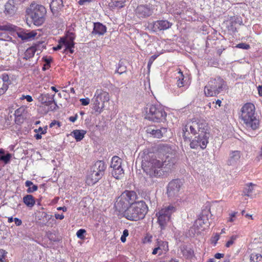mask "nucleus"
<instances>
[{
	"label": "nucleus",
	"instance_id": "obj_1",
	"mask_svg": "<svg viewBox=\"0 0 262 262\" xmlns=\"http://www.w3.org/2000/svg\"><path fill=\"white\" fill-rule=\"evenodd\" d=\"M159 151L165 156V159L161 162L155 158L148 159L144 157L142 161V167L146 173L150 177H160L164 172H168L173 168L176 163L175 150L167 144H161Z\"/></svg>",
	"mask_w": 262,
	"mask_h": 262
},
{
	"label": "nucleus",
	"instance_id": "obj_2",
	"mask_svg": "<svg viewBox=\"0 0 262 262\" xmlns=\"http://www.w3.org/2000/svg\"><path fill=\"white\" fill-rule=\"evenodd\" d=\"M198 136L190 142V146L193 149L200 148L204 149L208 143L210 136L206 123L191 120L188 121L183 128V137L185 140L189 139L196 134Z\"/></svg>",
	"mask_w": 262,
	"mask_h": 262
},
{
	"label": "nucleus",
	"instance_id": "obj_3",
	"mask_svg": "<svg viewBox=\"0 0 262 262\" xmlns=\"http://www.w3.org/2000/svg\"><path fill=\"white\" fill-rule=\"evenodd\" d=\"M241 118L247 128L253 130L258 128L259 120L256 118L253 104L247 103L242 107Z\"/></svg>",
	"mask_w": 262,
	"mask_h": 262
},
{
	"label": "nucleus",
	"instance_id": "obj_4",
	"mask_svg": "<svg viewBox=\"0 0 262 262\" xmlns=\"http://www.w3.org/2000/svg\"><path fill=\"white\" fill-rule=\"evenodd\" d=\"M148 211V207L145 203L138 201L130 205L124 212V216L130 221H138L143 219Z\"/></svg>",
	"mask_w": 262,
	"mask_h": 262
},
{
	"label": "nucleus",
	"instance_id": "obj_5",
	"mask_svg": "<svg viewBox=\"0 0 262 262\" xmlns=\"http://www.w3.org/2000/svg\"><path fill=\"white\" fill-rule=\"evenodd\" d=\"M45 7L36 3H32L27 9L26 13L35 26H39L45 21L46 14Z\"/></svg>",
	"mask_w": 262,
	"mask_h": 262
},
{
	"label": "nucleus",
	"instance_id": "obj_6",
	"mask_svg": "<svg viewBox=\"0 0 262 262\" xmlns=\"http://www.w3.org/2000/svg\"><path fill=\"white\" fill-rule=\"evenodd\" d=\"M106 168L105 163L102 161H98L92 166L86 180L89 185L96 184L103 176Z\"/></svg>",
	"mask_w": 262,
	"mask_h": 262
},
{
	"label": "nucleus",
	"instance_id": "obj_7",
	"mask_svg": "<svg viewBox=\"0 0 262 262\" xmlns=\"http://www.w3.org/2000/svg\"><path fill=\"white\" fill-rule=\"evenodd\" d=\"M167 114L159 104L147 105L145 118L153 122H162L166 120Z\"/></svg>",
	"mask_w": 262,
	"mask_h": 262
},
{
	"label": "nucleus",
	"instance_id": "obj_8",
	"mask_svg": "<svg viewBox=\"0 0 262 262\" xmlns=\"http://www.w3.org/2000/svg\"><path fill=\"white\" fill-rule=\"evenodd\" d=\"M176 211V207L171 205L164 207L156 214L161 231L165 230L170 221L171 214Z\"/></svg>",
	"mask_w": 262,
	"mask_h": 262
},
{
	"label": "nucleus",
	"instance_id": "obj_9",
	"mask_svg": "<svg viewBox=\"0 0 262 262\" xmlns=\"http://www.w3.org/2000/svg\"><path fill=\"white\" fill-rule=\"evenodd\" d=\"M225 85L224 80L220 77L211 78L204 88V93L207 97L215 96L221 93Z\"/></svg>",
	"mask_w": 262,
	"mask_h": 262
},
{
	"label": "nucleus",
	"instance_id": "obj_10",
	"mask_svg": "<svg viewBox=\"0 0 262 262\" xmlns=\"http://www.w3.org/2000/svg\"><path fill=\"white\" fill-rule=\"evenodd\" d=\"M110 100L109 94L102 90H97L92 99L93 108L95 113L100 114L104 108V103Z\"/></svg>",
	"mask_w": 262,
	"mask_h": 262
},
{
	"label": "nucleus",
	"instance_id": "obj_11",
	"mask_svg": "<svg viewBox=\"0 0 262 262\" xmlns=\"http://www.w3.org/2000/svg\"><path fill=\"white\" fill-rule=\"evenodd\" d=\"M183 184L182 181L180 179H175L170 181L167 187V193L168 197L174 198L179 196Z\"/></svg>",
	"mask_w": 262,
	"mask_h": 262
},
{
	"label": "nucleus",
	"instance_id": "obj_12",
	"mask_svg": "<svg viewBox=\"0 0 262 262\" xmlns=\"http://www.w3.org/2000/svg\"><path fill=\"white\" fill-rule=\"evenodd\" d=\"M154 6L150 4L138 5L135 10L136 16L139 18H144L151 16L154 12Z\"/></svg>",
	"mask_w": 262,
	"mask_h": 262
},
{
	"label": "nucleus",
	"instance_id": "obj_13",
	"mask_svg": "<svg viewBox=\"0 0 262 262\" xmlns=\"http://www.w3.org/2000/svg\"><path fill=\"white\" fill-rule=\"evenodd\" d=\"M169 250L168 243L165 241L157 238L155 243L154 248L152 251V254L160 256L166 253Z\"/></svg>",
	"mask_w": 262,
	"mask_h": 262
},
{
	"label": "nucleus",
	"instance_id": "obj_14",
	"mask_svg": "<svg viewBox=\"0 0 262 262\" xmlns=\"http://www.w3.org/2000/svg\"><path fill=\"white\" fill-rule=\"evenodd\" d=\"M55 95H51L49 94H41L38 98L39 102L45 105L50 107V110L54 111L57 107L56 102L54 100Z\"/></svg>",
	"mask_w": 262,
	"mask_h": 262
},
{
	"label": "nucleus",
	"instance_id": "obj_15",
	"mask_svg": "<svg viewBox=\"0 0 262 262\" xmlns=\"http://www.w3.org/2000/svg\"><path fill=\"white\" fill-rule=\"evenodd\" d=\"M171 26L172 23L166 20H157L148 24V27L150 28L154 32L167 30Z\"/></svg>",
	"mask_w": 262,
	"mask_h": 262
},
{
	"label": "nucleus",
	"instance_id": "obj_16",
	"mask_svg": "<svg viewBox=\"0 0 262 262\" xmlns=\"http://www.w3.org/2000/svg\"><path fill=\"white\" fill-rule=\"evenodd\" d=\"M17 31H13L16 32L19 38H20L24 41H27L34 38L37 35L35 31H32L30 32L25 31L21 29L16 27Z\"/></svg>",
	"mask_w": 262,
	"mask_h": 262
},
{
	"label": "nucleus",
	"instance_id": "obj_17",
	"mask_svg": "<svg viewBox=\"0 0 262 262\" xmlns=\"http://www.w3.org/2000/svg\"><path fill=\"white\" fill-rule=\"evenodd\" d=\"M1 31L13 32V31H17V28L16 26L8 24L5 25H0V31ZM10 39L11 37L6 33L0 32V40L8 41Z\"/></svg>",
	"mask_w": 262,
	"mask_h": 262
},
{
	"label": "nucleus",
	"instance_id": "obj_18",
	"mask_svg": "<svg viewBox=\"0 0 262 262\" xmlns=\"http://www.w3.org/2000/svg\"><path fill=\"white\" fill-rule=\"evenodd\" d=\"M241 152L238 150H232L229 154L227 164L229 166L235 165L241 157Z\"/></svg>",
	"mask_w": 262,
	"mask_h": 262
},
{
	"label": "nucleus",
	"instance_id": "obj_19",
	"mask_svg": "<svg viewBox=\"0 0 262 262\" xmlns=\"http://www.w3.org/2000/svg\"><path fill=\"white\" fill-rule=\"evenodd\" d=\"M121 195L123 199L127 201L129 205H132L135 204L137 199V195L136 192L134 191L125 190L122 193Z\"/></svg>",
	"mask_w": 262,
	"mask_h": 262
},
{
	"label": "nucleus",
	"instance_id": "obj_20",
	"mask_svg": "<svg viewBox=\"0 0 262 262\" xmlns=\"http://www.w3.org/2000/svg\"><path fill=\"white\" fill-rule=\"evenodd\" d=\"M129 205L127 203V201L123 199V197L120 195L117 199L115 203V207L117 210L122 212L128 208Z\"/></svg>",
	"mask_w": 262,
	"mask_h": 262
},
{
	"label": "nucleus",
	"instance_id": "obj_21",
	"mask_svg": "<svg viewBox=\"0 0 262 262\" xmlns=\"http://www.w3.org/2000/svg\"><path fill=\"white\" fill-rule=\"evenodd\" d=\"M106 31V27L100 23L94 24V28L92 34L98 35H103Z\"/></svg>",
	"mask_w": 262,
	"mask_h": 262
},
{
	"label": "nucleus",
	"instance_id": "obj_22",
	"mask_svg": "<svg viewBox=\"0 0 262 262\" xmlns=\"http://www.w3.org/2000/svg\"><path fill=\"white\" fill-rule=\"evenodd\" d=\"M5 13L6 14L12 15L14 14L16 10L13 0H9L5 4Z\"/></svg>",
	"mask_w": 262,
	"mask_h": 262
},
{
	"label": "nucleus",
	"instance_id": "obj_23",
	"mask_svg": "<svg viewBox=\"0 0 262 262\" xmlns=\"http://www.w3.org/2000/svg\"><path fill=\"white\" fill-rule=\"evenodd\" d=\"M39 46V45L35 44L28 48L25 52L24 58L27 60L28 59L33 57Z\"/></svg>",
	"mask_w": 262,
	"mask_h": 262
},
{
	"label": "nucleus",
	"instance_id": "obj_24",
	"mask_svg": "<svg viewBox=\"0 0 262 262\" xmlns=\"http://www.w3.org/2000/svg\"><path fill=\"white\" fill-rule=\"evenodd\" d=\"M50 6L52 12L57 11L63 7V0H52Z\"/></svg>",
	"mask_w": 262,
	"mask_h": 262
},
{
	"label": "nucleus",
	"instance_id": "obj_25",
	"mask_svg": "<svg viewBox=\"0 0 262 262\" xmlns=\"http://www.w3.org/2000/svg\"><path fill=\"white\" fill-rule=\"evenodd\" d=\"M148 132L150 133L155 138H161L163 137V134L166 132V128H162L160 129H148Z\"/></svg>",
	"mask_w": 262,
	"mask_h": 262
},
{
	"label": "nucleus",
	"instance_id": "obj_26",
	"mask_svg": "<svg viewBox=\"0 0 262 262\" xmlns=\"http://www.w3.org/2000/svg\"><path fill=\"white\" fill-rule=\"evenodd\" d=\"M86 132L84 130H75L72 132L73 136L77 141H81L84 137Z\"/></svg>",
	"mask_w": 262,
	"mask_h": 262
},
{
	"label": "nucleus",
	"instance_id": "obj_27",
	"mask_svg": "<svg viewBox=\"0 0 262 262\" xmlns=\"http://www.w3.org/2000/svg\"><path fill=\"white\" fill-rule=\"evenodd\" d=\"M24 203L29 207H33L35 204V200L34 197L30 194H27L23 198Z\"/></svg>",
	"mask_w": 262,
	"mask_h": 262
},
{
	"label": "nucleus",
	"instance_id": "obj_28",
	"mask_svg": "<svg viewBox=\"0 0 262 262\" xmlns=\"http://www.w3.org/2000/svg\"><path fill=\"white\" fill-rule=\"evenodd\" d=\"M122 160L118 156H114L112 159L111 167L113 169L118 168L121 166Z\"/></svg>",
	"mask_w": 262,
	"mask_h": 262
},
{
	"label": "nucleus",
	"instance_id": "obj_29",
	"mask_svg": "<svg viewBox=\"0 0 262 262\" xmlns=\"http://www.w3.org/2000/svg\"><path fill=\"white\" fill-rule=\"evenodd\" d=\"M113 176L116 179H120L123 177L124 170L122 167L113 169L112 171Z\"/></svg>",
	"mask_w": 262,
	"mask_h": 262
},
{
	"label": "nucleus",
	"instance_id": "obj_30",
	"mask_svg": "<svg viewBox=\"0 0 262 262\" xmlns=\"http://www.w3.org/2000/svg\"><path fill=\"white\" fill-rule=\"evenodd\" d=\"M254 186L255 185L252 183L247 184L243 191L244 194L247 196H250L253 192Z\"/></svg>",
	"mask_w": 262,
	"mask_h": 262
},
{
	"label": "nucleus",
	"instance_id": "obj_31",
	"mask_svg": "<svg viewBox=\"0 0 262 262\" xmlns=\"http://www.w3.org/2000/svg\"><path fill=\"white\" fill-rule=\"evenodd\" d=\"M109 5L110 7L113 8H121L124 7V2L122 0H112Z\"/></svg>",
	"mask_w": 262,
	"mask_h": 262
},
{
	"label": "nucleus",
	"instance_id": "obj_32",
	"mask_svg": "<svg viewBox=\"0 0 262 262\" xmlns=\"http://www.w3.org/2000/svg\"><path fill=\"white\" fill-rule=\"evenodd\" d=\"M61 42H62L63 46L65 47L64 51L68 50V48L71 47H74V42L70 40L64 38H61Z\"/></svg>",
	"mask_w": 262,
	"mask_h": 262
},
{
	"label": "nucleus",
	"instance_id": "obj_33",
	"mask_svg": "<svg viewBox=\"0 0 262 262\" xmlns=\"http://www.w3.org/2000/svg\"><path fill=\"white\" fill-rule=\"evenodd\" d=\"M178 74H179V76L177 77V86L179 88H181L184 86V75L183 74L181 70H179L178 72Z\"/></svg>",
	"mask_w": 262,
	"mask_h": 262
},
{
	"label": "nucleus",
	"instance_id": "obj_34",
	"mask_svg": "<svg viewBox=\"0 0 262 262\" xmlns=\"http://www.w3.org/2000/svg\"><path fill=\"white\" fill-rule=\"evenodd\" d=\"M250 261L251 262H262V255L252 253L250 256Z\"/></svg>",
	"mask_w": 262,
	"mask_h": 262
},
{
	"label": "nucleus",
	"instance_id": "obj_35",
	"mask_svg": "<svg viewBox=\"0 0 262 262\" xmlns=\"http://www.w3.org/2000/svg\"><path fill=\"white\" fill-rule=\"evenodd\" d=\"M238 238V236L237 235H232L229 239L227 242L225 246L227 248H229L231 247L234 243V242L236 240V239Z\"/></svg>",
	"mask_w": 262,
	"mask_h": 262
},
{
	"label": "nucleus",
	"instance_id": "obj_36",
	"mask_svg": "<svg viewBox=\"0 0 262 262\" xmlns=\"http://www.w3.org/2000/svg\"><path fill=\"white\" fill-rule=\"evenodd\" d=\"M11 157V155L9 153L5 155H0V160L3 161L5 164H7L10 162Z\"/></svg>",
	"mask_w": 262,
	"mask_h": 262
},
{
	"label": "nucleus",
	"instance_id": "obj_37",
	"mask_svg": "<svg viewBox=\"0 0 262 262\" xmlns=\"http://www.w3.org/2000/svg\"><path fill=\"white\" fill-rule=\"evenodd\" d=\"M7 252L3 249H0V262H7Z\"/></svg>",
	"mask_w": 262,
	"mask_h": 262
},
{
	"label": "nucleus",
	"instance_id": "obj_38",
	"mask_svg": "<svg viewBox=\"0 0 262 262\" xmlns=\"http://www.w3.org/2000/svg\"><path fill=\"white\" fill-rule=\"evenodd\" d=\"M24 111V109L23 108L20 107L17 109L14 113L15 115V121H17V119H21V116L23 112Z\"/></svg>",
	"mask_w": 262,
	"mask_h": 262
},
{
	"label": "nucleus",
	"instance_id": "obj_39",
	"mask_svg": "<svg viewBox=\"0 0 262 262\" xmlns=\"http://www.w3.org/2000/svg\"><path fill=\"white\" fill-rule=\"evenodd\" d=\"M237 214V212H232L229 213V217L227 220L228 222H233L235 221L236 215Z\"/></svg>",
	"mask_w": 262,
	"mask_h": 262
},
{
	"label": "nucleus",
	"instance_id": "obj_40",
	"mask_svg": "<svg viewBox=\"0 0 262 262\" xmlns=\"http://www.w3.org/2000/svg\"><path fill=\"white\" fill-rule=\"evenodd\" d=\"M126 67L124 66H122L121 64H119V67L118 69L116 70V72L120 74L125 72L126 71Z\"/></svg>",
	"mask_w": 262,
	"mask_h": 262
},
{
	"label": "nucleus",
	"instance_id": "obj_41",
	"mask_svg": "<svg viewBox=\"0 0 262 262\" xmlns=\"http://www.w3.org/2000/svg\"><path fill=\"white\" fill-rule=\"evenodd\" d=\"M128 235V231L127 229L124 230L123 234L121 236V241L122 242L124 243L126 241V237Z\"/></svg>",
	"mask_w": 262,
	"mask_h": 262
},
{
	"label": "nucleus",
	"instance_id": "obj_42",
	"mask_svg": "<svg viewBox=\"0 0 262 262\" xmlns=\"http://www.w3.org/2000/svg\"><path fill=\"white\" fill-rule=\"evenodd\" d=\"M236 47L243 49H248L250 48V46L245 43H240L236 46Z\"/></svg>",
	"mask_w": 262,
	"mask_h": 262
},
{
	"label": "nucleus",
	"instance_id": "obj_43",
	"mask_svg": "<svg viewBox=\"0 0 262 262\" xmlns=\"http://www.w3.org/2000/svg\"><path fill=\"white\" fill-rule=\"evenodd\" d=\"M85 230L84 229H79L76 233V235L78 238L82 239L84 237L83 234L85 233Z\"/></svg>",
	"mask_w": 262,
	"mask_h": 262
},
{
	"label": "nucleus",
	"instance_id": "obj_44",
	"mask_svg": "<svg viewBox=\"0 0 262 262\" xmlns=\"http://www.w3.org/2000/svg\"><path fill=\"white\" fill-rule=\"evenodd\" d=\"M80 101L82 105L85 106L90 103V100L89 98H81L80 99Z\"/></svg>",
	"mask_w": 262,
	"mask_h": 262
},
{
	"label": "nucleus",
	"instance_id": "obj_45",
	"mask_svg": "<svg viewBox=\"0 0 262 262\" xmlns=\"http://www.w3.org/2000/svg\"><path fill=\"white\" fill-rule=\"evenodd\" d=\"M75 38V35L74 33L72 32H69L67 36L65 38L67 39L70 40L72 41H74Z\"/></svg>",
	"mask_w": 262,
	"mask_h": 262
},
{
	"label": "nucleus",
	"instance_id": "obj_46",
	"mask_svg": "<svg viewBox=\"0 0 262 262\" xmlns=\"http://www.w3.org/2000/svg\"><path fill=\"white\" fill-rule=\"evenodd\" d=\"M37 186L33 184L32 186H31L30 188H28L27 192L28 193L34 192L37 190Z\"/></svg>",
	"mask_w": 262,
	"mask_h": 262
},
{
	"label": "nucleus",
	"instance_id": "obj_47",
	"mask_svg": "<svg viewBox=\"0 0 262 262\" xmlns=\"http://www.w3.org/2000/svg\"><path fill=\"white\" fill-rule=\"evenodd\" d=\"M63 46V45L62 42H61V39H60L58 45L56 47H53V50L55 51H57L62 48V47Z\"/></svg>",
	"mask_w": 262,
	"mask_h": 262
},
{
	"label": "nucleus",
	"instance_id": "obj_48",
	"mask_svg": "<svg viewBox=\"0 0 262 262\" xmlns=\"http://www.w3.org/2000/svg\"><path fill=\"white\" fill-rule=\"evenodd\" d=\"M26 99L27 101L29 102H31L33 101V99L30 95H23L21 97V99Z\"/></svg>",
	"mask_w": 262,
	"mask_h": 262
},
{
	"label": "nucleus",
	"instance_id": "obj_49",
	"mask_svg": "<svg viewBox=\"0 0 262 262\" xmlns=\"http://www.w3.org/2000/svg\"><path fill=\"white\" fill-rule=\"evenodd\" d=\"M14 221L15 222L16 225L18 226L21 225L22 224L21 221L17 217L14 219Z\"/></svg>",
	"mask_w": 262,
	"mask_h": 262
},
{
	"label": "nucleus",
	"instance_id": "obj_50",
	"mask_svg": "<svg viewBox=\"0 0 262 262\" xmlns=\"http://www.w3.org/2000/svg\"><path fill=\"white\" fill-rule=\"evenodd\" d=\"M55 217L56 218V219H57V220L59 219V220H61L64 219V216L63 214H59L55 213Z\"/></svg>",
	"mask_w": 262,
	"mask_h": 262
},
{
	"label": "nucleus",
	"instance_id": "obj_51",
	"mask_svg": "<svg viewBox=\"0 0 262 262\" xmlns=\"http://www.w3.org/2000/svg\"><path fill=\"white\" fill-rule=\"evenodd\" d=\"M152 237V235H149V234H147V235L145 237V241L146 242L150 243L151 242Z\"/></svg>",
	"mask_w": 262,
	"mask_h": 262
},
{
	"label": "nucleus",
	"instance_id": "obj_52",
	"mask_svg": "<svg viewBox=\"0 0 262 262\" xmlns=\"http://www.w3.org/2000/svg\"><path fill=\"white\" fill-rule=\"evenodd\" d=\"M91 1V0H79L78 3L80 5H83L86 4V3L90 2Z\"/></svg>",
	"mask_w": 262,
	"mask_h": 262
},
{
	"label": "nucleus",
	"instance_id": "obj_53",
	"mask_svg": "<svg viewBox=\"0 0 262 262\" xmlns=\"http://www.w3.org/2000/svg\"><path fill=\"white\" fill-rule=\"evenodd\" d=\"M2 79L4 82H8L9 80V77L7 74H4L2 75Z\"/></svg>",
	"mask_w": 262,
	"mask_h": 262
},
{
	"label": "nucleus",
	"instance_id": "obj_54",
	"mask_svg": "<svg viewBox=\"0 0 262 262\" xmlns=\"http://www.w3.org/2000/svg\"><path fill=\"white\" fill-rule=\"evenodd\" d=\"M56 124H57L58 125V126L59 127L60 126V125H59V123L56 121H54L53 122H52L50 124V127H53L54 125H55Z\"/></svg>",
	"mask_w": 262,
	"mask_h": 262
},
{
	"label": "nucleus",
	"instance_id": "obj_55",
	"mask_svg": "<svg viewBox=\"0 0 262 262\" xmlns=\"http://www.w3.org/2000/svg\"><path fill=\"white\" fill-rule=\"evenodd\" d=\"M77 119V115H76L74 116H71L69 118V120L72 122H74Z\"/></svg>",
	"mask_w": 262,
	"mask_h": 262
},
{
	"label": "nucleus",
	"instance_id": "obj_56",
	"mask_svg": "<svg viewBox=\"0 0 262 262\" xmlns=\"http://www.w3.org/2000/svg\"><path fill=\"white\" fill-rule=\"evenodd\" d=\"M223 256H224V254L219 253H216L214 255V257L217 259H220V258L223 257Z\"/></svg>",
	"mask_w": 262,
	"mask_h": 262
},
{
	"label": "nucleus",
	"instance_id": "obj_57",
	"mask_svg": "<svg viewBox=\"0 0 262 262\" xmlns=\"http://www.w3.org/2000/svg\"><path fill=\"white\" fill-rule=\"evenodd\" d=\"M25 185L26 187L30 188L32 185H33V183L30 181H27L25 182Z\"/></svg>",
	"mask_w": 262,
	"mask_h": 262
},
{
	"label": "nucleus",
	"instance_id": "obj_58",
	"mask_svg": "<svg viewBox=\"0 0 262 262\" xmlns=\"http://www.w3.org/2000/svg\"><path fill=\"white\" fill-rule=\"evenodd\" d=\"M51 61V59L50 58H46L45 59V61L46 62V64L48 66V68H49L50 67V64Z\"/></svg>",
	"mask_w": 262,
	"mask_h": 262
},
{
	"label": "nucleus",
	"instance_id": "obj_59",
	"mask_svg": "<svg viewBox=\"0 0 262 262\" xmlns=\"http://www.w3.org/2000/svg\"><path fill=\"white\" fill-rule=\"evenodd\" d=\"M38 129L39 131L41 132V134H45L47 132V127H46L44 128H42L41 127H40Z\"/></svg>",
	"mask_w": 262,
	"mask_h": 262
},
{
	"label": "nucleus",
	"instance_id": "obj_60",
	"mask_svg": "<svg viewBox=\"0 0 262 262\" xmlns=\"http://www.w3.org/2000/svg\"><path fill=\"white\" fill-rule=\"evenodd\" d=\"M220 239V235L219 234H216L213 237V241H214L215 243Z\"/></svg>",
	"mask_w": 262,
	"mask_h": 262
},
{
	"label": "nucleus",
	"instance_id": "obj_61",
	"mask_svg": "<svg viewBox=\"0 0 262 262\" xmlns=\"http://www.w3.org/2000/svg\"><path fill=\"white\" fill-rule=\"evenodd\" d=\"M257 90L259 96H262V85H259L257 87Z\"/></svg>",
	"mask_w": 262,
	"mask_h": 262
},
{
	"label": "nucleus",
	"instance_id": "obj_62",
	"mask_svg": "<svg viewBox=\"0 0 262 262\" xmlns=\"http://www.w3.org/2000/svg\"><path fill=\"white\" fill-rule=\"evenodd\" d=\"M2 89H3V90L6 92L8 88V83H4L3 85V86L2 88H1Z\"/></svg>",
	"mask_w": 262,
	"mask_h": 262
},
{
	"label": "nucleus",
	"instance_id": "obj_63",
	"mask_svg": "<svg viewBox=\"0 0 262 262\" xmlns=\"http://www.w3.org/2000/svg\"><path fill=\"white\" fill-rule=\"evenodd\" d=\"M58 210H62L64 212L67 211V208L66 207H59L57 208Z\"/></svg>",
	"mask_w": 262,
	"mask_h": 262
},
{
	"label": "nucleus",
	"instance_id": "obj_64",
	"mask_svg": "<svg viewBox=\"0 0 262 262\" xmlns=\"http://www.w3.org/2000/svg\"><path fill=\"white\" fill-rule=\"evenodd\" d=\"M222 103V101L221 100H219V99H217L216 101H215V103L216 104L218 105L219 106H221V104Z\"/></svg>",
	"mask_w": 262,
	"mask_h": 262
}]
</instances>
